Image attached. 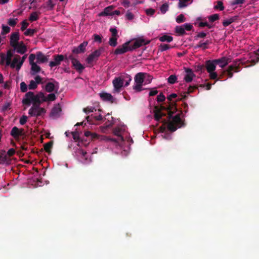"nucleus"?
I'll use <instances>...</instances> for the list:
<instances>
[{
    "label": "nucleus",
    "mask_w": 259,
    "mask_h": 259,
    "mask_svg": "<svg viewBox=\"0 0 259 259\" xmlns=\"http://www.w3.org/2000/svg\"><path fill=\"white\" fill-rule=\"evenodd\" d=\"M177 96V95L175 93L169 95L167 97V100L169 102L168 105L166 107L161 106L160 108L157 106H155L154 110V118L157 121H160L162 117L166 115L165 113L161 112V110H165L167 112L168 119L169 120L171 119L167 122V128L169 131L172 132L176 131L178 128H180L185 125L184 121L181 118V115L182 114V112L172 116V114L177 110V109L176 103L170 102L172 99L176 98Z\"/></svg>",
    "instance_id": "1"
},
{
    "label": "nucleus",
    "mask_w": 259,
    "mask_h": 259,
    "mask_svg": "<svg viewBox=\"0 0 259 259\" xmlns=\"http://www.w3.org/2000/svg\"><path fill=\"white\" fill-rule=\"evenodd\" d=\"M46 101V97L41 92L36 95L32 92H28L25 95L22 100L24 105L30 106L31 104H32V106L28 111V114L31 116L36 117L42 116L46 113L45 109L40 107L41 104Z\"/></svg>",
    "instance_id": "2"
},
{
    "label": "nucleus",
    "mask_w": 259,
    "mask_h": 259,
    "mask_svg": "<svg viewBox=\"0 0 259 259\" xmlns=\"http://www.w3.org/2000/svg\"><path fill=\"white\" fill-rule=\"evenodd\" d=\"M10 44L13 48L9 49L6 55L4 53L0 54V64L3 65L5 62L6 66L15 68L16 67V56L14 55L16 51V32L12 33Z\"/></svg>",
    "instance_id": "3"
},
{
    "label": "nucleus",
    "mask_w": 259,
    "mask_h": 259,
    "mask_svg": "<svg viewBox=\"0 0 259 259\" xmlns=\"http://www.w3.org/2000/svg\"><path fill=\"white\" fill-rule=\"evenodd\" d=\"M239 61H235L233 62V64L228 66V68L224 70L221 74L217 80H219L223 78L224 74L226 73L229 78H232L233 76V72H238L239 71L240 63Z\"/></svg>",
    "instance_id": "4"
},
{
    "label": "nucleus",
    "mask_w": 259,
    "mask_h": 259,
    "mask_svg": "<svg viewBox=\"0 0 259 259\" xmlns=\"http://www.w3.org/2000/svg\"><path fill=\"white\" fill-rule=\"evenodd\" d=\"M104 48L101 47L99 49L95 50L89 55L86 58V62L90 66L94 65V62H96L98 60V58L101 56V54L104 52Z\"/></svg>",
    "instance_id": "5"
},
{
    "label": "nucleus",
    "mask_w": 259,
    "mask_h": 259,
    "mask_svg": "<svg viewBox=\"0 0 259 259\" xmlns=\"http://www.w3.org/2000/svg\"><path fill=\"white\" fill-rule=\"evenodd\" d=\"M144 72H139L137 73L134 77L136 84L133 86V89L137 92H140L144 90L142 85L144 83Z\"/></svg>",
    "instance_id": "6"
},
{
    "label": "nucleus",
    "mask_w": 259,
    "mask_h": 259,
    "mask_svg": "<svg viewBox=\"0 0 259 259\" xmlns=\"http://www.w3.org/2000/svg\"><path fill=\"white\" fill-rule=\"evenodd\" d=\"M193 28L190 23H185L181 26H176L175 28V32L179 36H183L186 34L185 30L191 31Z\"/></svg>",
    "instance_id": "7"
},
{
    "label": "nucleus",
    "mask_w": 259,
    "mask_h": 259,
    "mask_svg": "<svg viewBox=\"0 0 259 259\" xmlns=\"http://www.w3.org/2000/svg\"><path fill=\"white\" fill-rule=\"evenodd\" d=\"M35 56L34 54H31L29 56V64L31 65V73L32 75L39 72L41 70V68L37 65V63L34 62Z\"/></svg>",
    "instance_id": "8"
},
{
    "label": "nucleus",
    "mask_w": 259,
    "mask_h": 259,
    "mask_svg": "<svg viewBox=\"0 0 259 259\" xmlns=\"http://www.w3.org/2000/svg\"><path fill=\"white\" fill-rule=\"evenodd\" d=\"M130 41H126L122 45L119 46L115 50L114 54L115 55H120L124 54L128 51H132L131 46H130Z\"/></svg>",
    "instance_id": "9"
},
{
    "label": "nucleus",
    "mask_w": 259,
    "mask_h": 259,
    "mask_svg": "<svg viewBox=\"0 0 259 259\" xmlns=\"http://www.w3.org/2000/svg\"><path fill=\"white\" fill-rule=\"evenodd\" d=\"M124 79L122 78L121 77L115 78L113 81V85L114 87L113 93L120 92L121 88L123 86Z\"/></svg>",
    "instance_id": "10"
},
{
    "label": "nucleus",
    "mask_w": 259,
    "mask_h": 259,
    "mask_svg": "<svg viewBox=\"0 0 259 259\" xmlns=\"http://www.w3.org/2000/svg\"><path fill=\"white\" fill-rule=\"evenodd\" d=\"M53 57V61H51L49 62V66L51 68L60 65L61 62L64 60V55L61 54L55 55Z\"/></svg>",
    "instance_id": "11"
},
{
    "label": "nucleus",
    "mask_w": 259,
    "mask_h": 259,
    "mask_svg": "<svg viewBox=\"0 0 259 259\" xmlns=\"http://www.w3.org/2000/svg\"><path fill=\"white\" fill-rule=\"evenodd\" d=\"M35 59H36V63L38 64L45 63L48 62L49 56L45 55L42 52L38 51L34 54Z\"/></svg>",
    "instance_id": "12"
},
{
    "label": "nucleus",
    "mask_w": 259,
    "mask_h": 259,
    "mask_svg": "<svg viewBox=\"0 0 259 259\" xmlns=\"http://www.w3.org/2000/svg\"><path fill=\"white\" fill-rule=\"evenodd\" d=\"M88 44V41H84L80 44L77 47L73 49L72 52L74 54H78L83 53L85 51V48Z\"/></svg>",
    "instance_id": "13"
},
{
    "label": "nucleus",
    "mask_w": 259,
    "mask_h": 259,
    "mask_svg": "<svg viewBox=\"0 0 259 259\" xmlns=\"http://www.w3.org/2000/svg\"><path fill=\"white\" fill-rule=\"evenodd\" d=\"M12 159L8 157L6 152L5 150H0V164L6 163L8 164H11Z\"/></svg>",
    "instance_id": "14"
},
{
    "label": "nucleus",
    "mask_w": 259,
    "mask_h": 259,
    "mask_svg": "<svg viewBox=\"0 0 259 259\" xmlns=\"http://www.w3.org/2000/svg\"><path fill=\"white\" fill-rule=\"evenodd\" d=\"M215 65H219L221 68L225 67L231 61V59L225 57L213 60Z\"/></svg>",
    "instance_id": "15"
},
{
    "label": "nucleus",
    "mask_w": 259,
    "mask_h": 259,
    "mask_svg": "<svg viewBox=\"0 0 259 259\" xmlns=\"http://www.w3.org/2000/svg\"><path fill=\"white\" fill-rule=\"evenodd\" d=\"M85 119L90 124H96V121L102 120L103 117L101 114H99L97 116L91 115L90 116H87Z\"/></svg>",
    "instance_id": "16"
},
{
    "label": "nucleus",
    "mask_w": 259,
    "mask_h": 259,
    "mask_svg": "<svg viewBox=\"0 0 259 259\" xmlns=\"http://www.w3.org/2000/svg\"><path fill=\"white\" fill-rule=\"evenodd\" d=\"M186 74L184 76V80L186 82H190L192 81L193 78L195 76L192 70L190 68H185Z\"/></svg>",
    "instance_id": "17"
},
{
    "label": "nucleus",
    "mask_w": 259,
    "mask_h": 259,
    "mask_svg": "<svg viewBox=\"0 0 259 259\" xmlns=\"http://www.w3.org/2000/svg\"><path fill=\"white\" fill-rule=\"evenodd\" d=\"M19 39V37L18 35V33L17 32V53L24 54L27 51V47L24 44V43L22 41L20 42H18Z\"/></svg>",
    "instance_id": "18"
},
{
    "label": "nucleus",
    "mask_w": 259,
    "mask_h": 259,
    "mask_svg": "<svg viewBox=\"0 0 259 259\" xmlns=\"http://www.w3.org/2000/svg\"><path fill=\"white\" fill-rule=\"evenodd\" d=\"M100 97L104 101L110 102L111 103L114 102L115 99L111 95V94L107 93H101L100 94Z\"/></svg>",
    "instance_id": "19"
},
{
    "label": "nucleus",
    "mask_w": 259,
    "mask_h": 259,
    "mask_svg": "<svg viewBox=\"0 0 259 259\" xmlns=\"http://www.w3.org/2000/svg\"><path fill=\"white\" fill-rule=\"evenodd\" d=\"M205 68L208 72L214 71L216 68V65L213 60H209L205 62Z\"/></svg>",
    "instance_id": "20"
},
{
    "label": "nucleus",
    "mask_w": 259,
    "mask_h": 259,
    "mask_svg": "<svg viewBox=\"0 0 259 259\" xmlns=\"http://www.w3.org/2000/svg\"><path fill=\"white\" fill-rule=\"evenodd\" d=\"M55 83L53 82H49L47 83L45 87V90L47 92L49 93H51L55 90V89L56 88L57 90L59 88V83L56 81H54Z\"/></svg>",
    "instance_id": "21"
},
{
    "label": "nucleus",
    "mask_w": 259,
    "mask_h": 259,
    "mask_svg": "<svg viewBox=\"0 0 259 259\" xmlns=\"http://www.w3.org/2000/svg\"><path fill=\"white\" fill-rule=\"evenodd\" d=\"M198 89V87L197 85H190L189 87L188 90L187 92L184 93V95H181V97H179L177 99V101L182 100L186 99L187 97V94H189L193 92V91Z\"/></svg>",
    "instance_id": "22"
},
{
    "label": "nucleus",
    "mask_w": 259,
    "mask_h": 259,
    "mask_svg": "<svg viewBox=\"0 0 259 259\" xmlns=\"http://www.w3.org/2000/svg\"><path fill=\"white\" fill-rule=\"evenodd\" d=\"M149 43V41L145 42V40L143 39H137L134 42L132 46H131L132 51L135 50L137 48H140L144 45H146Z\"/></svg>",
    "instance_id": "23"
},
{
    "label": "nucleus",
    "mask_w": 259,
    "mask_h": 259,
    "mask_svg": "<svg viewBox=\"0 0 259 259\" xmlns=\"http://www.w3.org/2000/svg\"><path fill=\"white\" fill-rule=\"evenodd\" d=\"M72 64L74 68L79 73L82 72L84 69V67L77 59L74 60Z\"/></svg>",
    "instance_id": "24"
},
{
    "label": "nucleus",
    "mask_w": 259,
    "mask_h": 259,
    "mask_svg": "<svg viewBox=\"0 0 259 259\" xmlns=\"http://www.w3.org/2000/svg\"><path fill=\"white\" fill-rule=\"evenodd\" d=\"M113 9L112 6H108L104 9V11L100 14V16H110L113 15V12H112Z\"/></svg>",
    "instance_id": "25"
},
{
    "label": "nucleus",
    "mask_w": 259,
    "mask_h": 259,
    "mask_svg": "<svg viewBox=\"0 0 259 259\" xmlns=\"http://www.w3.org/2000/svg\"><path fill=\"white\" fill-rule=\"evenodd\" d=\"M61 109L59 104L55 105L52 109L50 115L52 116H57L58 115Z\"/></svg>",
    "instance_id": "26"
},
{
    "label": "nucleus",
    "mask_w": 259,
    "mask_h": 259,
    "mask_svg": "<svg viewBox=\"0 0 259 259\" xmlns=\"http://www.w3.org/2000/svg\"><path fill=\"white\" fill-rule=\"evenodd\" d=\"M238 18L237 16H235L233 17H232L230 18L229 19L225 20L223 22V25L224 26L226 27L229 26L230 24H231L232 23L235 22L236 20H237Z\"/></svg>",
    "instance_id": "27"
},
{
    "label": "nucleus",
    "mask_w": 259,
    "mask_h": 259,
    "mask_svg": "<svg viewBox=\"0 0 259 259\" xmlns=\"http://www.w3.org/2000/svg\"><path fill=\"white\" fill-rule=\"evenodd\" d=\"M210 44V41L208 40H206L204 42H200L198 45L194 47L195 49H198L199 48H202L203 50L207 49V46Z\"/></svg>",
    "instance_id": "28"
},
{
    "label": "nucleus",
    "mask_w": 259,
    "mask_h": 259,
    "mask_svg": "<svg viewBox=\"0 0 259 259\" xmlns=\"http://www.w3.org/2000/svg\"><path fill=\"white\" fill-rule=\"evenodd\" d=\"M159 40L161 42H170L172 41L173 37L171 36L164 35L159 37Z\"/></svg>",
    "instance_id": "29"
},
{
    "label": "nucleus",
    "mask_w": 259,
    "mask_h": 259,
    "mask_svg": "<svg viewBox=\"0 0 259 259\" xmlns=\"http://www.w3.org/2000/svg\"><path fill=\"white\" fill-rule=\"evenodd\" d=\"M144 84H147L151 83L153 79V77L148 73H144Z\"/></svg>",
    "instance_id": "30"
},
{
    "label": "nucleus",
    "mask_w": 259,
    "mask_h": 259,
    "mask_svg": "<svg viewBox=\"0 0 259 259\" xmlns=\"http://www.w3.org/2000/svg\"><path fill=\"white\" fill-rule=\"evenodd\" d=\"M113 134L114 135L118 137V139L120 141H124L123 137L121 135V129L119 127H115L113 130Z\"/></svg>",
    "instance_id": "31"
},
{
    "label": "nucleus",
    "mask_w": 259,
    "mask_h": 259,
    "mask_svg": "<svg viewBox=\"0 0 259 259\" xmlns=\"http://www.w3.org/2000/svg\"><path fill=\"white\" fill-rule=\"evenodd\" d=\"M53 145V142L51 141L44 145V149L45 150L48 152L50 153L51 152V149L52 148Z\"/></svg>",
    "instance_id": "32"
},
{
    "label": "nucleus",
    "mask_w": 259,
    "mask_h": 259,
    "mask_svg": "<svg viewBox=\"0 0 259 259\" xmlns=\"http://www.w3.org/2000/svg\"><path fill=\"white\" fill-rule=\"evenodd\" d=\"M117 38L118 37H113L112 36L110 38L109 41V44L110 46L112 47H115L117 45Z\"/></svg>",
    "instance_id": "33"
},
{
    "label": "nucleus",
    "mask_w": 259,
    "mask_h": 259,
    "mask_svg": "<svg viewBox=\"0 0 259 259\" xmlns=\"http://www.w3.org/2000/svg\"><path fill=\"white\" fill-rule=\"evenodd\" d=\"M37 31L35 29H28L24 32L26 36H33V34Z\"/></svg>",
    "instance_id": "34"
},
{
    "label": "nucleus",
    "mask_w": 259,
    "mask_h": 259,
    "mask_svg": "<svg viewBox=\"0 0 259 259\" xmlns=\"http://www.w3.org/2000/svg\"><path fill=\"white\" fill-rule=\"evenodd\" d=\"M84 136L87 137H91L92 139H95L98 138V135L95 133H92L90 131H86L84 134Z\"/></svg>",
    "instance_id": "35"
},
{
    "label": "nucleus",
    "mask_w": 259,
    "mask_h": 259,
    "mask_svg": "<svg viewBox=\"0 0 259 259\" xmlns=\"http://www.w3.org/2000/svg\"><path fill=\"white\" fill-rule=\"evenodd\" d=\"M186 19L185 16L181 14L179 15L176 19V21L178 23H181L186 21Z\"/></svg>",
    "instance_id": "36"
},
{
    "label": "nucleus",
    "mask_w": 259,
    "mask_h": 259,
    "mask_svg": "<svg viewBox=\"0 0 259 259\" xmlns=\"http://www.w3.org/2000/svg\"><path fill=\"white\" fill-rule=\"evenodd\" d=\"M171 47H170V45H167V44H161L159 46L158 50L160 52H163L164 51L168 50Z\"/></svg>",
    "instance_id": "37"
},
{
    "label": "nucleus",
    "mask_w": 259,
    "mask_h": 259,
    "mask_svg": "<svg viewBox=\"0 0 259 259\" xmlns=\"http://www.w3.org/2000/svg\"><path fill=\"white\" fill-rule=\"evenodd\" d=\"M64 60L66 62H68L69 60H71V63H72L74 61V60H75L76 59L74 58V57L72 55H64Z\"/></svg>",
    "instance_id": "38"
},
{
    "label": "nucleus",
    "mask_w": 259,
    "mask_h": 259,
    "mask_svg": "<svg viewBox=\"0 0 259 259\" xmlns=\"http://www.w3.org/2000/svg\"><path fill=\"white\" fill-rule=\"evenodd\" d=\"M2 31L1 32V34L2 35L7 34L10 31V28L8 26L3 24L2 26Z\"/></svg>",
    "instance_id": "39"
},
{
    "label": "nucleus",
    "mask_w": 259,
    "mask_h": 259,
    "mask_svg": "<svg viewBox=\"0 0 259 259\" xmlns=\"http://www.w3.org/2000/svg\"><path fill=\"white\" fill-rule=\"evenodd\" d=\"M83 111L87 114H89L90 113L96 111V109L95 107H87L86 108H83Z\"/></svg>",
    "instance_id": "40"
},
{
    "label": "nucleus",
    "mask_w": 259,
    "mask_h": 259,
    "mask_svg": "<svg viewBox=\"0 0 259 259\" xmlns=\"http://www.w3.org/2000/svg\"><path fill=\"white\" fill-rule=\"evenodd\" d=\"M177 77L175 75H170L167 78L168 83L170 84L175 83L177 81Z\"/></svg>",
    "instance_id": "41"
},
{
    "label": "nucleus",
    "mask_w": 259,
    "mask_h": 259,
    "mask_svg": "<svg viewBox=\"0 0 259 259\" xmlns=\"http://www.w3.org/2000/svg\"><path fill=\"white\" fill-rule=\"evenodd\" d=\"M38 16L36 12H32L30 17H29V20L31 22L36 21L38 19Z\"/></svg>",
    "instance_id": "42"
},
{
    "label": "nucleus",
    "mask_w": 259,
    "mask_h": 259,
    "mask_svg": "<svg viewBox=\"0 0 259 259\" xmlns=\"http://www.w3.org/2000/svg\"><path fill=\"white\" fill-rule=\"evenodd\" d=\"M215 9H219L220 11H223L224 9L223 3L222 2L219 1L217 2V5L214 7Z\"/></svg>",
    "instance_id": "43"
},
{
    "label": "nucleus",
    "mask_w": 259,
    "mask_h": 259,
    "mask_svg": "<svg viewBox=\"0 0 259 259\" xmlns=\"http://www.w3.org/2000/svg\"><path fill=\"white\" fill-rule=\"evenodd\" d=\"M37 87V84L34 80H31L30 81V83L28 85V88L29 90H34Z\"/></svg>",
    "instance_id": "44"
},
{
    "label": "nucleus",
    "mask_w": 259,
    "mask_h": 259,
    "mask_svg": "<svg viewBox=\"0 0 259 259\" xmlns=\"http://www.w3.org/2000/svg\"><path fill=\"white\" fill-rule=\"evenodd\" d=\"M219 18V15L218 14H214L212 15H210L208 17V19L210 22H213L214 21L218 20Z\"/></svg>",
    "instance_id": "45"
},
{
    "label": "nucleus",
    "mask_w": 259,
    "mask_h": 259,
    "mask_svg": "<svg viewBox=\"0 0 259 259\" xmlns=\"http://www.w3.org/2000/svg\"><path fill=\"white\" fill-rule=\"evenodd\" d=\"M168 9V5L167 3L163 4L160 7V11L162 14H164Z\"/></svg>",
    "instance_id": "46"
},
{
    "label": "nucleus",
    "mask_w": 259,
    "mask_h": 259,
    "mask_svg": "<svg viewBox=\"0 0 259 259\" xmlns=\"http://www.w3.org/2000/svg\"><path fill=\"white\" fill-rule=\"evenodd\" d=\"M190 0H179V7L180 8H185L187 6L186 3Z\"/></svg>",
    "instance_id": "47"
},
{
    "label": "nucleus",
    "mask_w": 259,
    "mask_h": 259,
    "mask_svg": "<svg viewBox=\"0 0 259 259\" xmlns=\"http://www.w3.org/2000/svg\"><path fill=\"white\" fill-rule=\"evenodd\" d=\"M70 134L72 135L73 139L75 141H78L79 140V136L78 132H71L70 133Z\"/></svg>",
    "instance_id": "48"
},
{
    "label": "nucleus",
    "mask_w": 259,
    "mask_h": 259,
    "mask_svg": "<svg viewBox=\"0 0 259 259\" xmlns=\"http://www.w3.org/2000/svg\"><path fill=\"white\" fill-rule=\"evenodd\" d=\"M29 24L27 20H25L23 21L21 23V30L23 31L26 30L27 27L28 26Z\"/></svg>",
    "instance_id": "49"
},
{
    "label": "nucleus",
    "mask_w": 259,
    "mask_h": 259,
    "mask_svg": "<svg viewBox=\"0 0 259 259\" xmlns=\"http://www.w3.org/2000/svg\"><path fill=\"white\" fill-rule=\"evenodd\" d=\"M46 5L47 7L50 10H53L55 6V4L53 3V0H48Z\"/></svg>",
    "instance_id": "50"
},
{
    "label": "nucleus",
    "mask_w": 259,
    "mask_h": 259,
    "mask_svg": "<svg viewBox=\"0 0 259 259\" xmlns=\"http://www.w3.org/2000/svg\"><path fill=\"white\" fill-rule=\"evenodd\" d=\"M28 87L24 82H22L20 84V89L21 92L25 93L27 91Z\"/></svg>",
    "instance_id": "51"
},
{
    "label": "nucleus",
    "mask_w": 259,
    "mask_h": 259,
    "mask_svg": "<svg viewBox=\"0 0 259 259\" xmlns=\"http://www.w3.org/2000/svg\"><path fill=\"white\" fill-rule=\"evenodd\" d=\"M8 24L12 27H14L16 25V19L10 18L8 19Z\"/></svg>",
    "instance_id": "52"
},
{
    "label": "nucleus",
    "mask_w": 259,
    "mask_h": 259,
    "mask_svg": "<svg viewBox=\"0 0 259 259\" xmlns=\"http://www.w3.org/2000/svg\"><path fill=\"white\" fill-rule=\"evenodd\" d=\"M15 152L16 151L15 149L11 148L8 150L7 153H6V154L8 155V157L11 158V157L15 154Z\"/></svg>",
    "instance_id": "53"
},
{
    "label": "nucleus",
    "mask_w": 259,
    "mask_h": 259,
    "mask_svg": "<svg viewBox=\"0 0 259 259\" xmlns=\"http://www.w3.org/2000/svg\"><path fill=\"white\" fill-rule=\"evenodd\" d=\"M56 99V96L54 94L52 93L48 95V97H46V101H53Z\"/></svg>",
    "instance_id": "54"
},
{
    "label": "nucleus",
    "mask_w": 259,
    "mask_h": 259,
    "mask_svg": "<svg viewBox=\"0 0 259 259\" xmlns=\"http://www.w3.org/2000/svg\"><path fill=\"white\" fill-rule=\"evenodd\" d=\"M165 97L162 93H160L157 96V101L158 102H163L165 100Z\"/></svg>",
    "instance_id": "55"
},
{
    "label": "nucleus",
    "mask_w": 259,
    "mask_h": 259,
    "mask_svg": "<svg viewBox=\"0 0 259 259\" xmlns=\"http://www.w3.org/2000/svg\"><path fill=\"white\" fill-rule=\"evenodd\" d=\"M28 117L26 115H23L20 119V123L21 125H24L27 122Z\"/></svg>",
    "instance_id": "56"
},
{
    "label": "nucleus",
    "mask_w": 259,
    "mask_h": 259,
    "mask_svg": "<svg viewBox=\"0 0 259 259\" xmlns=\"http://www.w3.org/2000/svg\"><path fill=\"white\" fill-rule=\"evenodd\" d=\"M209 74V77H210V78L211 79H217V78H218V74L217 72H214V71H212V72H208Z\"/></svg>",
    "instance_id": "57"
},
{
    "label": "nucleus",
    "mask_w": 259,
    "mask_h": 259,
    "mask_svg": "<svg viewBox=\"0 0 259 259\" xmlns=\"http://www.w3.org/2000/svg\"><path fill=\"white\" fill-rule=\"evenodd\" d=\"M110 31L112 33V36L118 37V32L116 28H111L110 29Z\"/></svg>",
    "instance_id": "58"
},
{
    "label": "nucleus",
    "mask_w": 259,
    "mask_h": 259,
    "mask_svg": "<svg viewBox=\"0 0 259 259\" xmlns=\"http://www.w3.org/2000/svg\"><path fill=\"white\" fill-rule=\"evenodd\" d=\"M124 78H126L127 79L126 81H125V84L124 85L125 87H127L128 86L129 84H130V83L131 82V81L132 80V77L130 75H128V74H126L124 77Z\"/></svg>",
    "instance_id": "59"
},
{
    "label": "nucleus",
    "mask_w": 259,
    "mask_h": 259,
    "mask_svg": "<svg viewBox=\"0 0 259 259\" xmlns=\"http://www.w3.org/2000/svg\"><path fill=\"white\" fill-rule=\"evenodd\" d=\"M196 70L197 71H200L202 72L204 71L205 66L203 65H198L196 66Z\"/></svg>",
    "instance_id": "60"
},
{
    "label": "nucleus",
    "mask_w": 259,
    "mask_h": 259,
    "mask_svg": "<svg viewBox=\"0 0 259 259\" xmlns=\"http://www.w3.org/2000/svg\"><path fill=\"white\" fill-rule=\"evenodd\" d=\"M206 36V33L204 32H201L198 33L195 36V39H197L198 38H204Z\"/></svg>",
    "instance_id": "61"
},
{
    "label": "nucleus",
    "mask_w": 259,
    "mask_h": 259,
    "mask_svg": "<svg viewBox=\"0 0 259 259\" xmlns=\"http://www.w3.org/2000/svg\"><path fill=\"white\" fill-rule=\"evenodd\" d=\"M93 36L95 41L99 42V43L102 42V38L99 35L95 34H94Z\"/></svg>",
    "instance_id": "62"
},
{
    "label": "nucleus",
    "mask_w": 259,
    "mask_h": 259,
    "mask_svg": "<svg viewBox=\"0 0 259 259\" xmlns=\"http://www.w3.org/2000/svg\"><path fill=\"white\" fill-rule=\"evenodd\" d=\"M155 12V10L152 8H149L146 10V13L147 15H153Z\"/></svg>",
    "instance_id": "63"
},
{
    "label": "nucleus",
    "mask_w": 259,
    "mask_h": 259,
    "mask_svg": "<svg viewBox=\"0 0 259 259\" xmlns=\"http://www.w3.org/2000/svg\"><path fill=\"white\" fill-rule=\"evenodd\" d=\"M126 17L128 20H132L134 19V15L128 11L126 14Z\"/></svg>",
    "instance_id": "64"
}]
</instances>
